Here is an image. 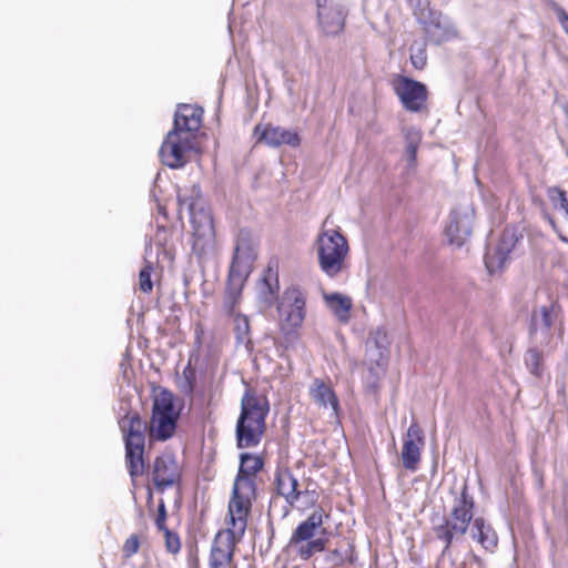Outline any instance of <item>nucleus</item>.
I'll use <instances>...</instances> for the list:
<instances>
[{
    "label": "nucleus",
    "instance_id": "obj_6",
    "mask_svg": "<svg viewBox=\"0 0 568 568\" xmlns=\"http://www.w3.org/2000/svg\"><path fill=\"white\" fill-rule=\"evenodd\" d=\"M119 427L123 433L125 444V463L129 474L132 478H136L144 474V446L146 424L140 415L128 413L119 420Z\"/></svg>",
    "mask_w": 568,
    "mask_h": 568
},
{
    "label": "nucleus",
    "instance_id": "obj_10",
    "mask_svg": "<svg viewBox=\"0 0 568 568\" xmlns=\"http://www.w3.org/2000/svg\"><path fill=\"white\" fill-rule=\"evenodd\" d=\"M280 324L302 327L306 317V295L298 286L287 287L277 304Z\"/></svg>",
    "mask_w": 568,
    "mask_h": 568
},
{
    "label": "nucleus",
    "instance_id": "obj_19",
    "mask_svg": "<svg viewBox=\"0 0 568 568\" xmlns=\"http://www.w3.org/2000/svg\"><path fill=\"white\" fill-rule=\"evenodd\" d=\"M423 30L428 41L442 44L457 38V30L442 18L439 13L430 12L428 20H423Z\"/></svg>",
    "mask_w": 568,
    "mask_h": 568
},
{
    "label": "nucleus",
    "instance_id": "obj_18",
    "mask_svg": "<svg viewBox=\"0 0 568 568\" xmlns=\"http://www.w3.org/2000/svg\"><path fill=\"white\" fill-rule=\"evenodd\" d=\"M327 517L328 514H326L322 507L316 508L293 530L288 540V546L297 550L300 546L308 542L315 537L316 530L323 526L324 518Z\"/></svg>",
    "mask_w": 568,
    "mask_h": 568
},
{
    "label": "nucleus",
    "instance_id": "obj_40",
    "mask_svg": "<svg viewBox=\"0 0 568 568\" xmlns=\"http://www.w3.org/2000/svg\"><path fill=\"white\" fill-rule=\"evenodd\" d=\"M555 12H556L557 19H558L561 28L568 34V13H567V11L559 6H555Z\"/></svg>",
    "mask_w": 568,
    "mask_h": 568
},
{
    "label": "nucleus",
    "instance_id": "obj_38",
    "mask_svg": "<svg viewBox=\"0 0 568 568\" xmlns=\"http://www.w3.org/2000/svg\"><path fill=\"white\" fill-rule=\"evenodd\" d=\"M140 547L139 537L136 535H131L124 542L122 551L125 557H131L138 552Z\"/></svg>",
    "mask_w": 568,
    "mask_h": 568
},
{
    "label": "nucleus",
    "instance_id": "obj_16",
    "mask_svg": "<svg viewBox=\"0 0 568 568\" xmlns=\"http://www.w3.org/2000/svg\"><path fill=\"white\" fill-rule=\"evenodd\" d=\"M517 237L514 231L505 230L494 248H489L484 257L487 271L493 274L504 268L509 261V255L514 250Z\"/></svg>",
    "mask_w": 568,
    "mask_h": 568
},
{
    "label": "nucleus",
    "instance_id": "obj_3",
    "mask_svg": "<svg viewBox=\"0 0 568 568\" xmlns=\"http://www.w3.org/2000/svg\"><path fill=\"white\" fill-rule=\"evenodd\" d=\"M270 404L265 396L246 390L241 400V413L236 422L237 448H253L260 445L266 430Z\"/></svg>",
    "mask_w": 568,
    "mask_h": 568
},
{
    "label": "nucleus",
    "instance_id": "obj_17",
    "mask_svg": "<svg viewBox=\"0 0 568 568\" xmlns=\"http://www.w3.org/2000/svg\"><path fill=\"white\" fill-rule=\"evenodd\" d=\"M254 134L258 142H263L271 148H278L283 144L295 148L301 143L296 131L272 124H257L254 129Z\"/></svg>",
    "mask_w": 568,
    "mask_h": 568
},
{
    "label": "nucleus",
    "instance_id": "obj_15",
    "mask_svg": "<svg viewBox=\"0 0 568 568\" xmlns=\"http://www.w3.org/2000/svg\"><path fill=\"white\" fill-rule=\"evenodd\" d=\"M181 479V469L173 455L163 454L158 456L152 466V480L158 491L178 484Z\"/></svg>",
    "mask_w": 568,
    "mask_h": 568
},
{
    "label": "nucleus",
    "instance_id": "obj_7",
    "mask_svg": "<svg viewBox=\"0 0 568 568\" xmlns=\"http://www.w3.org/2000/svg\"><path fill=\"white\" fill-rule=\"evenodd\" d=\"M255 258V245L252 242L248 232L241 231L236 239V245L229 272L226 288L227 297L231 300L232 305L240 296L243 285L252 272Z\"/></svg>",
    "mask_w": 568,
    "mask_h": 568
},
{
    "label": "nucleus",
    "instance_id": "obj_9",
    "mask_svg": "<svg viewBox=\"0 0 568 568\" xmlns=\"http://www.w3.org/2000/svg\"><path fill=\"white\" fill-rule=\"evenodd\" d=\"M256 497V491H252L246 483L233 485L232 496L229 501L226 528L222 531L230 532L237 538H243L250 515L252 504Z\"/></svg>",
    "mask_w": 568,
    "mask_h": 568
},
{
    "label": "nucleus",
    "instance_id": "obj_39",
    "mask_svg": "<svg viewBox=\"0 0 568 568\" xmlns=\"http://www.w3.org/2000/svg\"><path fill=\"white\" fill-rule=\"evenodd\" d=\"M165 519H166L165 504L163 500H161L159 504V507H158V516L155 518V526L159 530H163V529L168 528L165 526Z\"/></svg>",
    "mask_w": 568,
    "mask_h": 568
},
{
    "label": "nucleus",
    "instance_id": "obj_11",
    "mask_svg": "<svg viewBox=\"0 0 568 568\" xmlns=\"http://www.w3.org/2000/svg\"><path fill=\"white\" fill-rule=\"evenodd\" d=\"M395 94L403 108L409 112H419L426 104L428 92L424 83L398 74L392 81Z\"/></svg>",
    "mask_w": 568,
    "mask_h": 568
},
{
    "label": "nucleus",
    "instance_id": "obj_31",
    "mask_svg": "<svg viewBox=\"0 0 568 568\" xmlns=\"http://www.w3.org/2000/svg\"><path fill=\"white\" fill-rule=\"evenodd\" d=\"M327 538L322 536L318 538H313L305 545H302L297 548V555L304 559H310L316 552H323L326 549Z\"/></svg>",
    "mask_w": 568,
    "mask_h": 568
},
{
    "label": "nucleus",
    "instance_id": "obj_30",
    "mask_svg": "<svg viewBox=\"0 0 568 568\" xmlns=\"http://www.w3.org/2000/svg\"><path fill=\"white\" fill-rule=\"evenodd\" d=\"M320 23L326 34H337L344 28L343 19L337 12H326L318 14Z\"/></svg>",
    "mask_w": 568,
    "mask_h": 568
},
{
    "label": "nucleus",
    "instance_id": "obj_22",
    "mask_svg": "<svg viewBox=\"0 0 568 568\" xmlns=\"http://www.w3.org/2000/svg\"><path fill=\"white\" fill-rule=\"evenodd\" d=\"M264 460L261 456L251 453L240 455V468L235 477L234 484L246 483L251 486L252 491H256V474L262 470Z\"/></svg>",
    "mask_w": 568,
    "mask_h": 568
},
{
    "label": "nucleus",
    "instance_id": "obj_14",
    "mask_svg": "<svg viewBox=\"0 0 568 568\" xmlns=\"http://www.w3.org/2000/svg\"><path fill=\"white\" fill-rule=\"evenodd\" d=\"M275 487L277 494L285 499L291 506H295L301 496L306 497L311 504L317 501V494L315 490L298 489L297 478L293 475L290 468H278L275 473Z\"/></svg>",
    "mask_w": 568,
    "mask_h": 568
},
{
    "label": "nucleus",
    "instance_id": "obj_13",
    "mask_svg": "<svg viewBox=\"0 0 568 568\" xmlns=\"http://www.w3.org/2000/svg\"><path fill=\"white\" fill-rule=\"evenodd\" d=\"M424 446V432L418 423L413 420L403 439L402 462L404 468L410 471L418 469Z\"/></svg>",
    "mask_w": 568,
    "mask_h": 568
},
{
    "label": "nucleus",
    "instance_id": "obj_2",
    "mask_svg": "<svg viewBox=\"0 0 568 568\" xmlns=\"http://www.w3.org/2000/svg\"><path fill=\"white\" fill-rule=\"evenodd\" d=\"M203 109L181 104L174 114L173 128L162 142L160 159L170 169H181L199 153L197 135L202 126Z\"/></svg>",
    "mask_w": 568,
    "mask_h": 568
},
{
    "label": "nucleus",
    "instance_id": "obj_32",
    "mask_svg": "<svg viewBox=\"0 0 568 568\" xmlns=\"http://www.w3.org/2000/svg\"><path fill=\"white\" fill-rule=\"evenodd\" d=\"M547 196L551 202L554 209L564 211L568 220V196L567 192L558 186H550L547 189Z\"/></svg>",
    "mask_w": 568,
    "mask_h": 568
},
{
    "label": "nucleus",
    "instance_id": "obj_25",
    "mask_svg": "<svg viewBox=\"0 0 568 568\" xmlns=\"http://www.w3.org/2000/svg\"><path fill=\"white\" fill-rule=\"evenodd\" d=\"M357 560L355 545L347 540L345 547H337L326 555V561L335 567H342L345 564L353 565Z\"/></svg>",
    "mask_w": 568,
    "mask_h": 568
},
{
    "label": "nucleus",
    "instance_id": "obj_28",
    "mask_svg": "<svg viewBox=\"0 0 568 568\" xmlns=\"http://www.w3.org/2000/svg\"><path fill=\"white\" fill-rule=\"evenodd\" d=\"M301 327H293L280 324V337L277 341V347L282 349L280 356L284 357V352L294 349L301 338Z\"/></svg>",
    "mask_w": 568,
    "mask_h": 568
},
{
    "label": "nucleus",
    "instance_id": "obj_35",
    "mask_svg": "<svg viewBox=\"0 0 568 568\" xmlns=\"http://www.w3.org/2000/svg\"><path fill=\"white\" fill-rule=\"evenodd\" d=\"M410 61L413 67L417 70H422L426 67L427 55L424 44L414 43L410 47Z\"/></svg>",
    "mask_w": 568,
    "mask_h": 568
},
{
    "label": "nucleus",
    "instance_id": "obj_20",
    "mask_svg": "<svg viewBox=\"0 0 568 568\" xmlns=\"http://www.w3.org/2000/svg\"><path fill=\"white\" fill-rule=\"evenodd\" d=\"M278 264L270 261L257 282V296L266 306H271L278 298Z\"/></svg>",
    "mask_w": 568,
    "mask_h": 568
},
{
    "label": "nucleus",
    "instance_id": "obj_8",
    "mask_svg": "<svg viewBox=\"0 0 568 568\" xmlns=\"http://www.w3.org/2000/svg\"><path fill=\"white\" fill-rule=\"evenodd\" d=\"M180 412L174 405V395L168 389H162L154 396L152 414L148 426L149 438L154 442L170 439L178 426Z\"/></svg>",
    "mask_w": 568,
    "mask_h": 568
},
{
    "label": "nucleus",
    "instance_id": "obj_26",
    "mask_svg": "<svg viewBox=\"0 0 568 568\" xmlns=\"http://www.w3.org/2000/svg\"><path fill=\"white\" fill-rule=\"evenodd\" d=\"M422 139L423 133L419 129L410 126L404 130L405 155L410 169L416 166L417 151Z\"/></svg>",
    "mask_w": 568,
    "mask_h": 568
},
{
    "label": "nucleus",
    "instance_id": "obj_37",
    "mask_svg": "<svg viewBox=\"0 0 568 568\" xmlns=\"http://www.w3.org/2000/svg\"><path fill=\"white\" fill-rule=\"evenodd\" d=\"M162 531L164 534L166 550L172 555H176L181 549V539L179 535L171 531L169 528H165Z\"/></svg>",
    "mask_w": 568,
    "mask_h": 568
},
{
    "label": "nucleus",
    "instance_id": "obj_29",
    "mask_svg": "<svg viewBox=\"0 0 568 568\" xmlns=\"http://www.w3.org/2000/svg\"><path fill=\"white\" fill-rule=\"evenodd\" d=\"M234 334L237 344L244 345L247 349L252 346L247 316L240 313L234 316Z\"/></svg>",
    "mask_w": 568,
    "mask_h": 568
},
{
    "label": "nucleus",
    "instance_id": "obj_1",
    "mask_svg": "<svg viewBox=\"0 0 568 568\" xmlns=\"http://www.w3.org/2000/svg\"><path fill=\"white\" fill-rule=\"evenodd\" d=\"M475 501L464 485L460 496L455 498L450 511L438 521H433L436 539L444 542L442 555L445 556L454 541H458L471 525V536L483 548L494 551L498 537L493 527L483 517L474 518Z\"/></svg>",
    "mask_w": 568,
    "mask_h": 568
},
{
    "label": "nucleus",
    "instance_id": "obj_33",
    "mask_svg": "<svg viewBox=\"0 0 568 568\" xmlns=\"http://www.w3.org/2000/svg\"><path fill=\"white\" fill-rule=\"evenodd\" d=\"M525 364L529 372L536 377H540L544 371L542 354L536 348H530L525 354Z\"/></svg>",
    "mask_w": 568,
    "mask_h": 568
},
{
    "label": "nucleus",
    "instance_id": "obj_36",
    "mask_svg": "<svg viewBox=\"0 0 568 568\" xmlns=\"http://www.w3.org/2000/svg\"><path fill=\"white\" fill-rule=\"evenodd\" d=\"M153 266L151 263H146L145 266L139 273V288L141 292L149 294L152 292L153 283L151 280V273Z\"/></svg>",
    "mask_w": 568,
    "mask_h": 568
},
{
    "label": "nucleus",
    "instance_id": "obj_27",
    "mask_svg": "<svg viewBox=\"0 0 568 568\" xmlns=\"http://www.w3.org/2000/svg\"><path fill=\"white\" fill-rule=\"evenodd\" d=\"M555 322V314L552 307L541 306L539 313L532 318V331L535 334L540 333L544 339L550 337V329Z\"/></svg>",
    "mask_w": 568,
    "mask_h": 568
},
{
    "label": "nucleus",
    "instance_id": "obj_24",
    "mask_svg": "<svg viewBox=\"0 0 568 568\" xmlns=\"http://www.w3.org/2000/svg\"><path fill=\"white\" fill-rule=\"evenodd\" d=\"M326 306L342 323H347L353 307L352 298L341 293H325L323 295Z\"/></svg>",
    "mask_w": 568,
    "mask_h": 568
},
{
    "label": "nucleus",
    "instance_id": "obj_41",
    "mask_svg": "<svg viewBox=\"0 0 568 568\" xmlns=\"http://www.w3.org/2000/svg\"><path fill=\"white\" fill-rule=\"evenodd\" d=\"M168 233H169V231L165 227L162 226V227L158 229V232H156V235H155L156 243L163 247V251L165 253H169V250L166 248V246H168V240H166Z\"/></svg>",
    "mask_w": 568,
    "mask_h": 568
},
{
    "label": "nucleus",
    "instance_id": "obj_42",
    "mask_svg": "<svg viewBox=\"0 0 568 568\" xmlns=\"http://www.w3.org/2000/svg\"><path fill=\"white\" fill-rule=\"evenodd\" d=\"M542 215H544V219L550 224L552 230L559 234V239L562 242L568 243V239L565 235H562L561 233H559L558 227H557V223L554 220V217L548 212H544Z\"/></svg>",
    "mask_w": 568,
    "mask_h": 568
},
{
    "label": "nucleus",
    "instance_id": "obj_23",
    "mask_svg": "<svg viewBox=\"0 0 568 568\" xmlns=\"http://www.w3.org/2000/svg\"><path fill=\"white\" fill-rule=\"evenodd\" d=\"M311 396L312 398L324 408L331 407L333 410V415H338L339 403L337 396L334 390L323 381L315 379L311 387Z\"/></svg>",
    "mask_w": 568,
    "mask_h": 568
},
{
    "label": "nucleus",
    "instance_id": "obj_12",
    "mask_svg": "<svg viewBox=\"0 0 568 568\" xmlns=\"http://www.w3.org/2000/svg\"><path fill=\"white\" fill-rule=\"evenodd\" d=\"M242 540L230 532L219 530L212 541L209 567L229 568L234 560L236 545Z\"/></svg>",
    "mask_w": 568,
    "mask_h": 568
},
{
    "label": "nucleus",
    "instance_id": "obj_21",
    "mask_svg": "<svg viewBox=\"0 0 568 568\" xmlns=\"http://www.w3.org/2000/svg\"><path fill=\"white\" fill-rule=\"evenodd\" d=\"M446 234L452 244L462 246L471 234V215L469 212L460 214L457 210L452 211L449 223L446 226Z\"/></svg>",
    "mask_w": 568,
    "mask_h": 568
},
{
    "label": "nucleus",
    "instance_id": "obj_34",
    "mask_svg": "<svg viewBox=\"0 0 568 568\" xmlns=\"http://www.w3.org/2000/svg\"><path fill=\"white\" fill-rule=\"evenodd\" d=\"M196 383V372L192 367L191 363H189L182 372L181 381H180V389L181 392L190 396L194 393Z\"/></svg>",
    "mask_w": 568,
    "mask_h": 568
},
{
    "label": "nucleus",
    "instance_id": "obj_4",
    "mask_svg": "<svg viewBox=\"0 0 568 568\" xmlns=\"http://www.w3.org/2000/svg\"><path fill=\"white\" fill-rule=\"evenodd\" d=\"M179 213L186 211L193 229V251L201 254L205 244L211 242L214 234L213 219L206 204L204 203L201 189L193 184L189 189L178 192Z\"/></svg>",
    "mask_w": 568,
    "mask_h": 568
},
{
    "label": "nucleus",
    "instance_id": "obj_5",
    "mask_svg": "<svg viewBox=\"0 0 568 568\" xmlns=\"http://www.w3.org/2000/svg\"><path fill=\"white\" fill-rule=\"evenodd\" d=\"M323 223L316 237L315 246L321 271L331 278L338 276L346 267L349 246L338 229H325Z\"/></svg>",
    "mask_w": 568,
    "mask_h": 568
}]
</instances>
